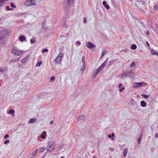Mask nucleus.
I'll use <instances>...</instances> for the list:
<instances>
[{
    "label": "nucleus",
    "instance_id": "nucleus-1",
    "mask_svg": "<svg viewBox=\"0 0 158 158\" xmlns=\"http://www.w3.org/2000/svg\"><path fill=\"white\" fill-rule=\"evenodd\" d=\"M55 146V143L54 142H49L46 149L48 151L52 152L54 149Z\"/></svg>",
    "mask_w": 158,
    "mask_h": 158
},
{
    "label": "nucleus",
    "instance_id": "nucleus-2",
    "mask_svg": "<svg viewBox=\"0 0 158 158\" xmlns=\"http://www.w3.org/2000/svg\"><path fill=\"white\" fill-rule=\"evenodd\" d=\"M36 5V2L34 0H27L25 2L24 5L26 6H31Z\"/></svg>",
    "mask_w": 158,
    "mask_h": 158
},
{
    "label": "nucleus",
    "instance_id": "nucleus-3",
    "mask_svg": "<svg viewBox=\"0 0 158 158\" xmlns=\"http://www.w3.org/2000/svg\"><path fill=\"white\" fill-rule=\"evenodd\" d=\"M133 72L131 70L126 71L123 73L121 75V77H126L131 75Z\"/></svg>",
    "mask_w": 158,
    "mask_h": 158
},
{
    "label": "nucleus",
    "instance_id": "nucleus-4",
    "mask_svg": "<svg viewBox=\"0 0 158 158\" xmlns=\"http://www.w3.org/2000/svg\"><path fill=\"white\" fill-rule=\"evenodd\" d=\"M63 57V54L62 53L60 52L57 57L54 60V62L56 64H58Z\"/></svg>",
    "mask_w": 158,
    "mask_h": 158
},
{
    "label": "nucleus",
    "instance_id": "nucleus-5",
    "mask_svg": "<svg viewBox=\"0 0 158 158\" xmlns=\"http://www.w3.org/2000/svg\"><path fill=\"white\" fill-rule=\"evenodd\" d=\"M12 53L16 56H19L23 53L22 51H20L18 49H14L11 51Z\"/></svg>",
    "mask_w": 158,
    "mask_h": 158
},
{
    "label": "nucleus",
    "instance_id": "nucleus-6",
    "mask_svg": "<svg viewBox=\"0 0 158 158\" xmlns=\"http://www.w3.org/2000/svg\"><path fill=\"white\" fill-rule=\"evenodd\" d=\"M6 32L4 28L0 27V40L3 39L5 36Z\"/></svg>",
    "mask_w": 158,
    "mask_h": 158
},
{
    "label": "nucleus",
    "instance_id": "nucleus-7",
    "mask_svg": "<svg viewBox=\"0 0 158 158\" xmlns=\"http://www.w3.org/2000/svg\"><path fill=\"white\" fill-rule=\"evenodd\" d=\"M108 58H107L103 62V63L97 69L99 71V72L102 70L105 67L106 64L108 62Z\"/></svg>",
    "mask_w": 158,
    "mask_h": 158
},
{
    "label": "nucleus",
    "instance_id": "nucleus-8",
    "mask_svg": "<svg viewBox=\"0 0 158 158\" xmlns=\"http://www.w3.org/2000/svg\"><path fill=\"white\" fill-rule=\"evenodd\" d=\"M87 46L89 48H95L96 47L95 45L93 44L90 42H89L87 43Z\"/></svg>",
    "mask_w": 158,
    "mask_h": 158
},
{
    "label": "nucleus",
    "instance_id": "nucleus-9",
    "mask_svg": "<svg viewBox=\"0 0 158 158\" xmlns=\"http://www.w3.org/2000/svg\"><path fill=\"white\" fill-rule=\"evenodd\" d=\"M86 117L85 115H82L80 116L77 118V121L82 120L85 121V119Z\"/></svg>",
    "mask_w": 158,
    "mask_h": 158
},
{
    "label": "nucleus",
    "instance_id": "nucleus-10",
    "mask_svg": "<svg viewBox=\"0 0 158 158\" xmlns=\"http://www.w3.org/2000/svg\"><path fill=\"white\" fill-rule=\"evenodd\" d=\"M7 70V68L6 67H0V72L1 73H3Z\"/></svg>",
    "mask_w": 158,
    "mask_h": 158
},
{
    "label": "nucleus",
    "instance_id": "nucleus-11",
    "mask_svg": "<svg viewBox=\"0 0 158 158\" xmlns=\"http://www.w3.org/2000/svg\"><path fill=\"white\" fill-rule=\"evenodd\" d=\"M7 0H0V7H2L4 4L5 2H6Z\"/></svg>",
    "mask_w": 158,
    "mask_h": 158
},
{
    "label": "nucleus",
    "instance_id": "nucleus-12",
    "mask_svg": "<svg viewBox=\"0 0 158 158\" xmlns=\"http://www.w3.org/2000/svg\"><path fill=\"white\" fill-rule=\"evenodd\" d=\"M74 0H67V5L70 6L73 3Z\"/></svg>",
    "mask_w": 158,
    "mask_h": 158
},
{
    "label": "nucleus",
    "instance_id": "nucleus-13",
    "mask_svg": "<svg viewBox=\"0 0 158 158\" xmlns=\"http://www.w3.org/2000/svg\"><path fill=\"white\" fill-rule=\"evenodd\" d=\"M19 40L21 42H23L26 40V37L23 35H21L19 37Z\"/></svg>",
    "mask_w": 158,
    "mask_h": 158
},
{
    "label": "nucleus",
    "instance_id": "nucleus-14",
    "mask_svg": "<svg viewBox=\"0 0 158 158\" xmlns=\"http://www.w3.org/2000/svg\"><path fill=\"white\" fill-rule=\"evenodd\" d=\"M140 105L142 107H145L147 105V103L145 101H142L140 102Z\"/></svg>",
    "mask_w": 158,
    "mask_h": 158
},
{
    "label": "nucleus",
    "instance_id": "nucleus-15",
    "mask_svg": "<svg viewBox=\"0 0 158 158\" xmlns=\"http://www.w3.org/2000/svg\"><path fill=\"white\" fill-rule=\"evenodd\" d=\"M46 134V132L45 131H44L42 133L41 135V137L42 139H44L45 138V135Z\"/></svg>",
    "mask_w": 158,
    "mask_h": 158
},
{
    "label": "nucleus",
    "instance_id": "nucleus-16",
    "mask_svg": "<svg viewBox=\"0 0 158 158\" xmlns=\"http://www.w3.org/2000/svg\"><path fill=\"white\" fill-rule=\"evenodd\" d=\"M138 86L139 87L143 86V85H145L147 83L144 82H138Z\"/></svg>",
    "mask_w": 158,
    "mask_h": 158
},
{
    "label": "nucleus",
    "instance_id": "nucleus-17",
    "mask_svg": "<svg viewBox=\"0 0 158 158\" xmlns=\"http://www.w3.org/2000/svg\"><path fill=\"white\" fill-rule=\"evenodd\" d=\"M15 113V111L12 109L10 110L8 112L9 114H11L12 116H15V115L14 114Z\"/></svg>",
    "mask_w": 158,
    "mask_h": 158
},
{
    "label": "nucleus",
    "instance_id": "nucleus-18",
    "mask_svg": "<svg viewBox=\"0 0 158 158\" xmlns=\"http://www.w3.org/2000/svg\"><path fill=\"white\" fill-rule=\"evenodd\" d=\"M36 118H33L30 119L29 121V123H33L36 122Z\"/></svg>",
    "mask_w": 158,
    "mask_h": 158
},
{
    "label": "nucleus",
    "instance_id": "nucleus-19",
    "mask_svg": "<svg viewBox=\"0 0 158 158\" xmlns=\"http://www.w3.org/2000/svg\"><path fill=\"white\" fill-rule=\"evenodd\" d=\"M127 150L128 149L127 148H126L124 149L123 152V155L124 157L126 156L127 154Z\"/></svg>",
    "mask_w": 158,
    "mask_h": 158
},
{
    "label": "nucleus",
    "instance_id": "nucleus-20",
    "mask_svg": "<svg viewBox=\"0 0 158 158\" xmlns=\"http://www.w3.org/2000/svg\"><path fill=\"white\" fill-rule=\"evenodd\" d=\"M131 49L134 50L135 49L137 48V46L135 44H133L131 45Z\"/></svg>",
    "mask_w": 158,
    "mask_h": 158
},
{
    "label": "nucleus",
    "instance_id": "nucleus-21",
    "mask_svg": "<svg viewBox=\"0 0 158 158\" xmlns=\"http://www.w3.org/2000/svg\"><path fill=\"white\" fill-rule=\"evenodd\" d=\"M141 96L146 98H148L149 97V95H146L144 94H142L141 95Z\"/></svg>",
    "mask_w": 158,
    "mask_h": 158
},
{
    "label": "nucleus",
    "instance_id": "nucleus-22",
    "mask_svg": "<svg viewBox=\"0 0 158 158\" xmlns=\"http://www.w3.org/2000/svg\"><path fill=\"white\" fill-rule=\"evenodd\" d=\"M45 149V148L44 147H42L38 149V152H43Z\"/></svg>",
    "mask_w": 158,
    "mask_h": 158
},
{
    "label": "nucleus",
    "instance_id": "nucleus-23",
    "mask_svg": "<svg viewBox=\"0 0 158 158\" xmlns=\"http://www.w3.org/2000/svg\"><path fill=\"white\" fill-rule=\"evenodd\" d=\"M157 52H156L155 50L152 49L151 50V54L152 55H157Z\"/></svg>",
    "mask_w": 158,
    "mask_h": 158
},
{
    "label": "nucleus",
    "instance_id": "nucleus-24",
    "mask_svg": "<svg viewBox=\"0 0 158 158\" xmlns=\"http://www.w3.org/2000/svg\"><path fill=\"white\" fill-rule=\"evenodd\" d=\"M138 82H135L134 83V85H133V87L135 88H137L139 87L138 86Z\"/></svg>",
    "mask_w": 158,
    "mask_h": 158
},
{
    "label": "nucleus",
    "instance_id": "nucleus-25",
    "mask_svg": "<svg viewBox=\"0 0 158 158\" xmlns=\"http://www.w3.org/2000/svg\"><path fill=\"white\" fill-rule=\"evenodd\" d=\"M85 68V63H84L83 64V66L81 69V70L82 71H83Z\"/></svg>",
    "mask_w": 158,
    "mask_h": 158
},
{
    "label": "nucleus",
    "instance_id": "nucleus-26",
    "mask_svg": "<svg viewBox=\"0 0 158 158\" xmlns=\"http://www.w3.org/2000/svg\"><path fill=\"white\" fill-rule=\"evenodd\" d=\"M106 50L105 49H104L103 50V51L102 52L101 57H103L105 55V53H106Z\"/></svg>",
    "mask_w": 158,
    "mask_h": 158
},
{
    "label": "nucleus",
    "instance_id": "nucleus-27",
    "mask_svg": "<svg viewBox=\"0 0 158 158\" xmlns=\"http://www.w3.org/2000/svg\"><path fill=\"white\" fill-rule=\"evenodd\" d=\"M115 61V60H112L110 61L108 63L109 66H110L111 65L113 64L114 63V61Z\"/></svg>",
    "mask_w": 158,
    "mask_h": 158
},
{
    "label": "nucleus",
    "instance_id": "nucleus-28",
    "mask_svg": "<svg viewBox=\"0 0 158 158\" xmlns=\"http://www.w3.org/2000/svg\"><path fill=\"white\" fill-rule=\"evenodd\" d=\"M99 72V71L97 69L94 70V75L95 77L98 73Z\"/></svg>",
    "mask_w": 158,
    "mask_h": 158
},
{
    "label": "nucleus",
    "instance_id": "nucleus-29",
    "mask_svg": "<svg viewBox=\"0 0 158 158\" xmlns=\"http://www.w3.org/2000/svg\"><path fill=\"white\" fill-rule=\"evenodd\" d=\"M68 27V25L67 24L66 22L64 23L63 27L64 28H67Z\"/></svg>",
    "mask_w": 158,
    "mask_h": 158
},
{
    "label": "nucleus",
    "instance_id": "nucleus-30",
    "mask_svg": "<svg viewBox=\"0 0 158 158\" xmlns=\"http://www.w3.org/2000/svg\"><path fill=\"white\" fill-rule=\"evenodd\" d=\"M42 62L41 61H40V62H38L36 64L35 67H37L38 66H40V65L42 64Z\"/></svg>",
    "mask_w": 158,
    "mask_h": 158
},
{
    "label": "nucleus",
    "instance_id": "nucleus-31",
    "mask_svg": "<svg viewBox=\"0 0 158 158\" xmlns=\"http://www.w3.org/2000/svg\"><path fill=\"white\" fill-rule=\"evenodd\" d=\"M27 60V58L26 57H25L21 60V62L22 63H25L26 61Z\"/></svg>",
    "mask_w": 158,
    "mask_h": 158
},
{
    "label": "nucleus",
    "instance_id": "nucleus-32",
    "mask_svg": "<svg viewBox=\"0 0 158 158\" xmlns=\"http://www.w3.org/2000/svg\"><path fill=\"white\" fill-rule=\"evenodd\" d=\"M30 42L31 43H34L35 42L36 40L35 39H31L30 40Z\"/></svg>",
    "mask_w": 158,
    "mask_h": 158
},
{
    "label": "nucleus",
    "instance_id": "nucleus-33",
    "mask_svg": "<svg viewBox=\"0 0 158 158\" xmlns=\"http://www.w3.org/2000/svg\"><path fill=\"white\" fill-rule=\"evenodd\" d=\"M135 63L133 61L132 62V63L130 64V67H132L134 66H135Z\"/></svg>",
    "mask_w": 158,
    "mask_h": 158
},
{
    "label": "nucleus",
    "instance_id": "nucleus-34",
    "mask_svg": "<svg viewBox=\"0 0 158 158\" xmlns=\"http://www.w3.org/2000/svg\"><path fill=\"white\" fill-rule=\"evenodd\" d=\"M35 154V152H33L32 153V156H31V158H33Z\"/></svg>",
    "mask_w": 158,
    "mask_h": 158
},
{
    "label": "nucleus",
    "instance_id": "nucleus-35",
    "mask_svg": "<svg viewBox=\"0 0 158 158\" xmlns=\"http://www.w3.org/2000/svg\"><path fill=\"white\" fill-rule=\"evenodd\" d=\"M6 9L8 10H13V8H10L9 6H6Z\"/></svg>",
    "mask_w": 158,
    "mask_h": 158
},
{
    "label": "nucleus",
    "instance_id": "nucleus-36",
    "mask_svg": "<svg viewBox=\"0 0 158 158\" xmlns=\"http://www.w3.org/2000/svg\"><path fill=\"white\" fill-rule=\"evenodd\" d=\"M82 60L83 63H85V56L84 55L82 57Z\"/></svg>",
    "mask_w": 158,
    "mask_h": 158
},
{
    "label": "nucleus",
    "instance_id": "nucleus-37",
    "mask_svg": "<svg viewBox=\"0 0 158 158\" xmlns=\"http://www.w3.org/2000/svg\"><path fill=\"white\" fill-rule=\"evenodd\" d=\"M10 6L13 8H15L16 7V6L14 5L13 2H11L10 3Z\"/></svg>",
    "mask_w": 158,
    "mask_h": 158
},
{
    "label": "nucleus",
    "instance_id": "nucleus-38",
    "mask_svg": "<svg viewBox=\"0 0 158 158\" xmlns=\"http://www.w3.org/2000/svg\"><path fill=\"white\" fill-rule=\"evenodd\" d=\"M48 50L47 48H45L43 50L42 52L44 53L46 52H48Z\"/></svg>",
    "mask_w": 158,
    "mask_h": 158
},
{
    "label": "nucleus",
    "instance_id": "nucleus-39",
    "mask_svg": "<svg viewBox=\"0 0 158 158\" xmlns=\"http://www.w3.org/2000/svg\"><path fill=\"white\" fill-rule=\"evenodd\" d=\"M137 141L139 144H140L141 142V139L140 138H138L137 140Z\"/></svg>",
    "mask_w": 158,
    "mask_h": 158
},
{
    "label": "nucleus",
    "instance_id": "nucleus-40",
    "mask_svg": "<svg viewBox=\"0 0 158 158\" xmlns=\"http://www.w3.org/2000/svg\"><path fill=\"white\" fill-rule=\"evenodd\" d=\"M124 87H123L122 88L119 89V92H122L123 90H124Z\"/></svg>",
    "mask_w": 158,
    "mask_h": 158
},
{
    "label": "nucleus",
    "instance_id": "nucleus-41",
    "mask_svg": "<svg viewBox=\"0 0 158 158\" xmlns=\"http://www.w3.org/2000/svg\"><path fill=\"white\" fill-rule=\"evenodd\" d=\"M87 20L85 17L83 18V23H86Z\"/></svg>",
    "mask_w": 158,
    "mask_h": 158
},
{
    "label": "nucleus",
    "instance_id": "nucleus-42",
    "mask_svg": "<svg viewBox=\"0 0 158 158\" xmlns=\"http://www.w3.org/2000/svg\"><path fill=\"white\" fill-rule=\"evenodd\" d=\"M55 77H52L50 78V81H54V80Z\"/></svg>",
    "mask_w": 158,
    "mask_h": 158
},
{
    "label": "nucleus",
    "instance_id": "nucleus-43",
    "mask_svg": "<svg viewBox=\"0 0 158 158\" xmlns=\"http://www.w3.org/2000/svg\"><path fill=\"white\" fill-rule=\"evenodd\" d=\"M9 135L8 134H6L5 135L4 138L5 139H6L7 138L9 137Z\"/></svg>",
    "mask_w": 158,
    "mask_h": 158
},
{
    "label": "nucleus",
    "instance_id": "nucleus-44",
    "mask_svg": "<svg viewBox=\"0 0 158 158\" xmlns=\"http://www.w3.org/2000/svg\"><path fill=\"white\" fill-rule=\"evenodd\" d=\"M105 6V7L107 9H109V7H110V6H109V5H107V4H106Z\"/></svg>",
    "mask_w": 158,
    "mask_h": 158
},
{
    "label": "nucleus",
    "instance_id": "nucleus-45",
    "mask_svg": "<svg viewBox=\"0 0 158 158\" xmlns=\"http://www.w3.org/2000/svg\"><path fill=\"white\" fill-rule=\"evenodd\" d=\"M154 137L155 138H158V132L156 133L154 135Z\"/></svg>",
    "mask_w": 158,
    "mask_h": 158
},
{
    "label": "nucleus",
    "instance_id": "nucleus-46",
    "mask_svg": "<svg viewBox=\"0 0 158 158\" xmlns=\"http://www.w3.org/2000/svg\"><path fill=\"white\" fill-rule=\"evenodd\" d=\"M9 140H6L4 141V143L5 144H6L7 143H9Z\"/></svg>",
    "mask_w": 158,
    "mask_h": 158
},
{
    "label": "nucleus",
    "instance_id": "nucleus-47",
    "mask_svg": "<svg viewBox=\"0 0 158 158\" xmlns=\"http://www.w3.org/2000/svg\"><path fill=\"white\" fill-rule=\"evenodd\" d=\"M102 4L104 6H105L106 4V1H104L102 2Z\"/></svg>",
    "mask_w": 158,
    "mask_h": 158
},
{
    "label": "nucleus",
    "instance_id": "nucleus-48",
    "mask_svg": "<svg viewBox=\"0 0 158 158\" xmlns=\"http://www.w3.org/2000/svg\"><path fill=\"white\" fill-rule=\"evenodd\" d=\"M155 10H157L158 9V5H155L154 6Z\"/></svg>",
    "mask_w": 158,
    "mask_h": 158
},
{
    "label": "nucleus",
    "instance_id": "nucleus-49",
    "mask_svg": "<svg viewBox=\"0 0 158 158\" xmlns=\"http://www.w3.org/2000/svg\"><path fill=\"white\" fill-rule=\"evenodd\" d=\"M109 150L111 151H114V149L113 148H109Z\"/></svg>",
    "mask_w": 158,
    "mask_h": 158
},
{
    "label": "nucleus",
    "instance_id": "nucleus-50",
    "mask_svg": "<svg viewBox=\"0 0 158 158\" xmlns=\"http://www.w3.org/2000/svg\"><path fill=\"white\" fill-rule=\"evenodd\" d=\"M118 87L119 88H120L121 87V86H122V85L121 83H119L118 84Z\"/></svg>",
    "mask_w": 158,
    "mask_h": 158
},
{
    "label": "nucleus",
    "instance_id": "nucleus-51",
    "mask_svg": "<svg viewBox=\"0 0 158 158\" xmlns=\"http://www.w3.org/2000/svg\"><path fill=\"white\" fill-rule=\"evenodd\" d=\"M77 44L80 45H81V43L79 41H77Z\"/></svg>",
    "mask_w": 158,
    "mask_h": 158
},
{
    "label": "nucleus",
    "instance_id": "nucleus-52",
    "mask_svg": "<svg viewBox=\"0 0 158 158\" xmlns=\"http://www.w3.org/2000/svg\"><path fill=\"white\" fill-rule=\"evenodd\" d=\"M146 34L148 35H150V31H147L146 32Z\"/></svg>",
    "mask_w": 158,
    "mask_h": 158
},
{
    "label": "nucleus",
    "instance_id": "nucleus-53",
    "mask_svg": "<svg viewBox=\"0 0 158 158\" xmlns=\"http://www.w3.org/2000/svg\"><path fill=\"white\" fill-rule=\"evenodd\" d=\"M108 137L109 138H111V135L110 134H109V135H108Z\"/></svg>",
    "mask_w": 158,
    "mask_h": 158
},
{
    "label": "nucleus",
    "instance_id": "nucleus-54",
    "mask_svg": "<svg viewBox=\"0 0 158 158\" xmlns=\"http://www.w3.org/2000/svg\"><path fill=\"white\" fill-rule=\"evenodd\" d=\"M142 134H141L140 135L139 137V138H140V139H141L142 138Z\"/></svg>",
    "mask_w": 158,
    "mask_h": 158
},
{
    "label": "nucleus",
    "instance_id": "nucleus-55",
    "mask_svg": "<svg viewBox=\"0 0 158 158\" xmlns=\"http://www.w3.org/2000/svg\"><path fill=\"white\" fill-rule=\"evenodd\" d=\"M111 136L113 137L114 136V133H111Z\"/></svg>",
    "mask_w": 158,
    "mask_h": 158
},
{
    "label": "nucleus",
    "instance_id": "nucleus-56",
    "mask_svg": "<svg viewBox=\"0 0 158 158\" xmlns=\"http://www.w3.org/2000/svg\"><path fill=\"white\" fill-rule=\"evenodd\" d=\"M34 152H35V153H36L37 152H38V149L36 150L35 151H34Z\"/></svg>",
    "mask_w": 158,
    "mask_h": 158
},
{
    "label": "nucleus",
    "instance_id": "nucleus-57",
    "mask_svg": "<svg viewBox=\"0 0 158 158\" xmlns=\"http://www.w3.org/2000/svg\"><path fill=\"white\" fill-rule=\"evenodd\" d=\"M127 50H128V49H125L123 50V51L124 52H127Z\"/></svg>",
    "mask_w": 158,
    "mask_h": 158
},
{
    "label": "nucleus",
    "instance_id": "nucleus-58",
    "mask_svg": "<svg viewBox=\"0 0 158 158\" xmlns=\"http://www.w3.org/2000/svg\"><path fill=\"white\" fill-rule=\"evenodd\" d=\"M139 10L142 11H143V9H139Z\"/></svg>",
    "mask_w": 158,
    "mask_h": 158
},
{
    "label": "nucleus",
    "instance_id": "nucleus-59",
    "mask_svg": "<svg viewBox=\"0 0 158 158\" xmlns=\"http://www.w3.org/2000/svg\"><path fill=\"white\" fill-rule=\"evenodd\" d=\"M53 122V120H52V121L50 123V124H52V123Z\"/></svg>",
    "mask_w": 158,
    "mask_h": 158
},
{
    "label": "nucleus",
    "instance_id": "nucleus-60",
    "mask_svg": "<svg viewBox=\"0 0 158 158\" xmlns=\"http://www.w3.org/2000/svg\"><path fill=\"white\" fill-rule=\"evenodd\" d=\"M147 44H148V46H149V44H148V42H147Z\"/></svg>",
    "mask_w": 158,
    "mask_h": 158
},
{
    "label": "nucleus",
    "instance_id": "nucleus-61",
    "mask_svg": "<svg viewBox=\"0 0 158 158\" xmlns=\"http://www.w3.org/2000/svg\"><path fill=\"white\" fill-rule=\"evenodd\" d=\"M92 158H96V157L95 156H94Z\"/></svg>",
    "mask_w": 158,
    "mask_h": 158
},
{
    "label": "nucleus",
    "instance_id": "nucleus-62",
    "mask_svg": "<svg viewBox=\"0 0 158 158\" xmlns=\"http://www.w3.org/2000/svg\"><path fill=\"white\" fill-rule=\"evenodd\" d=\"M111 139H112V140H114V138H111Z\"/></svg>",
    "mask_w": 158,
    "mask_h": 158
},
{
    "label": "nucleus",
    "instance_id": "nucleus-63",
    "mask_svg": "<svg viewBox=\"0 0 158 158\" xmlns=\"http://www.w3.org/2000/svg\"><path fill=\"white\" fill-rule=\"evenodd\" d=\"M60 158H64V157H61Z\"/></svg>",
    "mask_w": 158,
    "mask_h": 158
},
{
    "label": "nucleus",
    "instance_id": "nucleus-64",
    "mask_svg": "<svg viewBox=\"0 0 158 158\" xmlns=\"http://www.w3.org/2000/svg\"><path fill=\"white\" fill-rule=\"evenodd\" d=\"M156 55L158 56V52H157V55Z\"/></svg>",
    "mask_w": 158,
    "mask_h": 158
}]
</instances>
